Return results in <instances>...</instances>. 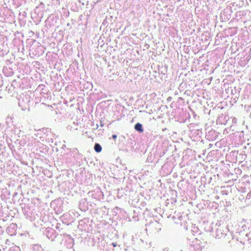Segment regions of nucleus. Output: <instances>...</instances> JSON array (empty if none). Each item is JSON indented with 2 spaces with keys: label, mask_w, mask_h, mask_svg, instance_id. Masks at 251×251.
<instances>
[{
  "label": "nucleus",
  "mask_w": 251,
  "mask_h": 251,
  "mask_svg": "<svg viewBox=\"0 0 251 251\" xmlns=\"http://www.w3.org/2000/svg\"><path fill=\"white\" fill-rule=\"evenodd\" d=\"M98 125H97V128L98 127Z\"/></svg>",
  "instance_id": "5"
},
{
  "label": "nucleus",
  "mask_w": 251,
  "mask_h": 251,
  "mask_svg": "<svg viewBox=\"0 0 251 251\" xmlns=\"http://www.w3.org/2000/svg\"><path fill=\"white\" fill-rule=\"evenodd\" d=\"M117 138V135H112V138L113 139H116Z\"/></svg>",
  "instance_id": "3"
},
{
  "label": "nucleus",
  "mask_w": 251,
  "mask_h": 251,
  "mask_svg": "<svg viewBox=\"0 0 251 251\" xmlns=\"http://www.w3.org/2000/svg\"><path fill=\"white\" fill-rule=\"evenodd\" d=\"M94 150L97 152H100L101 151V147L99 144L96 143L94 146Z\"/></svg>",
  "instance_id": "2"
},
{
  "label": "nucleus",
  "mask_w": 251,
  "mask_h": 251,
  "mask_svg": "<svg viewBox=\"0 0 251 251\" xmlns=\"http://www.w3.org/2000/svg\"><path fill=\"white\" fill-rule=\"evenodd\" d=\"M135 130H136L137 131H138L140 132H142L143 131L142 126L140 123H137L135 125Z\"/></svg>",
  "instance_id": "1"
},
{
  "label": "nucleus",
  "mask_w": 251,
  "mask_h": 251,
  "mask_svg": "<svg viewBox=\"0 0 251 251\" xmlns=\"http://www.w3.org/2000/svg\"><path fill=\"white\" fill-rule=\"evenodd\" d=\"M112 245L114 247L116 246L115 244L114 243H112Z\"/></svg>",
  "instance_id": "4"
}]
</instances>
